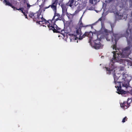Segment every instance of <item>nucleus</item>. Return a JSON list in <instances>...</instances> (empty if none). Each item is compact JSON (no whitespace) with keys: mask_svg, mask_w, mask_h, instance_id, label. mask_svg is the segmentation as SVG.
I'll return each instance as SVG.
<instances>
[{"mask_svg":"<svg viewBox=\"0 0 132 132\" xmlns=\"http://www.w3.org/2000/svg\"><path fill=\"white\" fill-rule=\"evenodd\" d=\"M131 27H132V21L131 20L128 23V28L126 30L127 35L125 36L126 38L129 46L123 50H119L118 49V51H117L116 45H113V49L116 51H114L113 52V57L110 60L109 67H110V65L111 64L114 67H117L115 64V62L123 63L125 59L122 58L127 57L130 54L132 49V43L131 42L132 41V29H131Z\"/></svg>","mask_w":132,"mask_h":132,"instance_id":"1","label":"nucleus"},{"mask_svg":"<svg viewBox=\"0 0 132 132\" xmlns=\"http://www.w3.org/2000/svg\"><path fill=\"white\" fill-rule=\"evenodd\" d=\"M110 66V67H105V69L107 74L113 75L115 83L119 85L117 86V92L119 94H125L126 92L124 90L127 89L130 80L128 78L129 77L125 74L119 76V73H116L118 69L117 67H114L112 64Z\"/></svg>","mask_w":132,"mask_h":132,"instance_id":"2","label":"nucleus"},{"mask_svg":"<svg viewBox=\"0 0 132 132\" xmlns=\"http://www.w3.org/2000/svg\"><path fill=\"white\" fill-rule=\"evenodd\" d=\"M82 17H81L79 23V27L78 29H77L76 31V34L75 35L74 37H73V39L77 40L78 38L80 40H81L83 38L85 37V36H87L89 38V43H90L91 41L93 40V41L94 40V37H98L99 35H97L96 34H94L93 35L92 32V31H90L89 32H85V34L82 36L81 35L82 34L81 31V28L82 27H85L90 26V25H87L86 26L84 25L82 23L81 20V19Z\"/></svg>","mask_w":132,"mask_h":132,"instance_id":"3","label":"nucleus"},{"mask_svg":"<svg viewBox=\"0 0 132 132\" xmlns=\"http://www.w3.org/2000/svg\"><path fill=\"white\" fill-rule=\"evenodd\" d=\"M104 32L105 34V36H104L105 37L106 40L107 41H111L113 43H115V44L113 45H116V46L117 42L120 38L123 36H125L126 37L125 35H127L126 32L125 34L123 35H122L120 34H114L113 35V37H112L111 35L108 34L107 30L105 29L104 30Z\"/></svg>","mask_w":132,"mask_h":132,"instance_id":"4","label":"nucleus"},{"mask_svg":"<svg viewBox=\"0 0 132 132\" xmlns=\"http://www.w3.org/2000/svg\"><path fill=\"white\" fill-rule=\"evenodd\" d=\"M55 19V21H54V22H55L58 20H61L63 19V17L62 15L61 16L59 13H56V12L54 13V15L52 19V22H53V21Z\"/></svg>","mask_w":132,"mask_h":132,"instance_id":"5","label":"nucleus"},{"mask_svg":"<svg viewBox=\"0 0 132 132\" xmlns=\"http://www.w3.org/2000/svg\"><path fill=\"white\" fill-rule=\"evenodd\" d=\"M93 41L94 43V47L95 48L98 49L99 48H102L103 45L101 44L100 39L94 40Z\"/></svg>","mask_w":132,"mask_h":132,"instance_id":"6","label":"nucleus"},{"mask_svg":"<svg viewBox=\"0 0 132 132\" xmlns=\"http://www.w3.org/2000/svg\"><path fill=\"white\" fill-rule=\"evenodd\" d=\"M76 2L75 3L74 0H69L67 5L69 6L72 8H73L75 7L76 6L75 5Z\"/></svg>","mask_w":132,"mask_h":132,"instance_id":"7","label":"nucleus"},{"mask_svg":"<svg viewBox=\"0 0 132 132\" xmlns=\"http://www.w3.org/2000/svg\"><path fill=\"white\" fill-rule=\"evenodd\" d=\"M130 100V99L128 98L127 99V103L126 102H124L123 103H121L120 104L121 107L123 109H127L129 107V104L130 103V102L129 103L128 101Z\"/></svg>","mask_w":132,"mask_h":132,"instance_id":"8","label":"nucleus"},{"mask_svg":"<svg viewBox=\"0 0 132 132\" xmlns=\"http://www.w3.org/2000/svg\"><path fill=\"white\" fill-rule=\"evenodd\" d=\"M123 64L125 65H128L129 66H132V61L130 60L125 59Z\"/></svg>","mask_w":132,"mask_h":132,"instance_id":"9","label":"nucleus"},{"mask_svg":"<svg viewBox=\"0 0 132 132\" xmlns=\"http://www.w3.org/2000/svg\"><path fill=\"white\" fill-rule=\"evenodd\" d=\"M123 15L122 13L119 12H116V17L117 19L120 20L123 17Z\"/></svg>","mask_w":132,"mask_h":132,"instance_id":"10","label":"nucleus"},{"mask_svg":"<svg viewBox=\"0 0 132 132\" xmlns=\"http://www.w3.org/2000/svg\"><path fill=\"white\" fill-rule=\"evenodd\" d=\"M29 16L31 18L34 19V18H38L39 16L38 13H31L29 14Z\"/></svg>","mask_w":132,"mask_h":132,"instance_id":"11","label":"nucleus"},{"mask_svg":"<svg viewBox=\"0 0 132 132\" xmlns=\"http://www.w3.org/2000/svg\"><path fill=\"white\" fill-rule=\"evenodd\" d=\"M51 6V8L54 11V13L56 12V4L55 2H54L51 5L49 6Z\"/></svg>","mask_w":132,"mask_h":132,"instance_id":"12","label":"nucleus"},{"mask_svg":"<svg viewBox=\"0 0 132 132\" xmlns=\"http://www.w3.org/2000/svg\"><path fill=\"white\" fill-rule=\"evenodd\" d=\"M5 3V5H8L11 7L13 9V10H14L15 9V7L14 6H13L12 4L9 1H7V0L5 1L4 3Z\"/></svg>","mask_w":132,"mask_h":132,"instance_id":"13","label":"nucleus"},{"mask_svg":"<svg viewBox=\"0 0 132 132\" xmlns=\"http://www.w3.org/2000/svg\"><path fill=\"white\" fill-rule=\"evenodd\" d=\"M62 9V12L63 14H64L67 13V9L66 5L63 4L61 6Z\"/></svg>","mask_w":132,"mask_h":132,"instance_id":"14","label":"nucleus"},{"mask_svg":"<svg viewBox=\"0 0 132 132\" xmlns=\"http://www.w3.org/2000/svg\"><path fill=\"white\" fill-rule=\"evenodd\" d=\"M39 16L37 18L38 19V21H37V22H39V24H41V22H44V23L46 22V20L44 19L43 18L42 16L41 18H39Z\"/></svg>","mask_w":132,"mask_h":132,"instance_id":"15","label":"nucleus"},{"mask_svg":"<svg viewBox=\"0 0 132 132\" xmlns=\"http://www.w3.org/2000/svg\"><path fill=\"white\" fill-rule=\"evenodd\" d=\"M54 28V32H58L59 31V30H60V29L56 24H54L53 25Z\"/></svg>","mask_w":132,"mask_h":132,"instance_id":"16","label":"nucleus"},{"mask_svg":"<svg viewBox=\"0 0 132 132\" xmlns=\"http://www.w3.org/2000/svg\"><path fill=\"white\" fill-rule=\"evenodd\" d=\"M65 13L69 19H71L72 18L73 16V14L69 13L67 12L66 13Z\"/></svg>","mask_w":132,"mask_h":132,"instance_id":"17","label":"nucleus"},{"mask_svg":"<svg viewBox=\"0 0 132 132\" xmlns=\"http://www.w3.org/2000/svg\"><path fill=\"white\" fill-rule=\"evenodd\" d=\"M48 27L49 28L50 30H52L53 31H54V28L53 26L51 24H49L47 25Z\"/></svg>","mask_w":132,"mask_h":132,"instance_id":"18","label":"nucleus"},{"mask_svg":"<svg viewBox=\"0 0 132 132\" xmlns=\"http://www.w3.org/2000/svg\"><path fill=\"white\" fill-rule=\"evenodd\" d=\"M15 9L16 10H21V11L24 14V15H25V12L23 11V8H19V9H18L16 8H15V9H14V10H15Z\"/></svg>","mask_w":132,"mask_h":132,"instance_id":"19","label":"nucleus"},{"mask_svg":"<svg viewBox=\"0 0 132 132\" xmlns=\"http://www.w3.org/2000/svg\"><path fill=\"white\" fill-rule=\"evenodd\" d=\"M126 118V117H124L123 118V119L122 121V122H125Z\"/></svg>","mask_w":132,"mask_h":132,"instance_id":"20","label":"nucleus"},{"mask_svg":"<svg viewBox=\"0 0 132 132\" xmlns=\"http://www.w3.org/2000/svg\"><path fill=\"white\" fill-rule=\"evenodd\" d=\"M111 28L112 29L114 27V24H111Z\"/></svg>","mask_w":132,"mask_h":132,"instance_id":"21","label":"nucleus"},{"mask_svg":"<svg viewBox=\"0 0 132 132\" xmlns=\"http://www.w3.org/2000/svg\"><path fill=\"white\" fill-rule=\"evenodd\" d=\"M101 18H100L95 23H94L93 24V25H94V24H95L97 23L98 21H101Z\"/></svg>","mask_w":132,"mask_h":132,"instance_id":"22","label":"nucleus"},{"mask_svg":"<svg viewBox=\"0 0 132 132\" xmlns=\"http://www.w3.org/2000/svg\"><path fill=\"white\" fill-rule=\"evenodd\" d=\"M17 2L16 1H14V3H13V4L14 5H16L17 4Z\"/></svg>","mask_w":132,"mask_h":132,"instance_id":"23","label":"nucleus"},{"mask_svg":"<svg viewBox=\"0 0 132 132\" xmlns=\"http://www.w3.org/2000/svg\"><path fill=\"white\" fill-rule=\"evenodd\" d=\"M89 2L92 4H93V0H89Z\"/></svg>","mask_w":132,"mask_h":132,"instance_id":"24","label":"nucleus"},{"mask_svg":"<svg viewBox=\"0 0 132 132\" xmlns=\"http://www.w3.org/2000/svg\"><path fill=\"white\" fill-rule=\"evenodd\" d=\"M25 16H26V17H25L26 18H27V15H26V13H25Z\"/></svg>","mask_w":132,"mask_h":132,"instance_id":"25","label":"nucleus"},{"mask_svg":"<svg viewBox=\"0 0 132 132\" xmlns=\"http://www.w3.org/2000/svg\"><path fill=\"white\" fill-rule=\"evenodd\" d=\"M30 6L28 4H27V6L28 7H29Z\"/></svg>","mask_w":132,"mask_h":132,"instance_id":"26","label":"nucleus"},{"mask_svg":"<svg viewBox=\"0 0 132 132\" xmlns=\"http://www.w3.org/2000/svg\"><path fill=\"white\" fill-rule=\"evenodd\" d=\"M131 16L132 17V12H131Z\"/></svg>","mask_w":132,"mask_h":132,"instance_id":"27","label":"nucleus"},{"mask_svg":"<svg viewBox=\"0 0 132 132\" xmlns=\"http://www.w3.org/2000/svg\"><path fill=\"white\" fill-rule=\"evenodd\" d=\"M71 38H71H71H70V40H71Z\"/></svg>","mask_w":132,"mask_h":132,"instance_id":"28","label":"nucleus"},{"mask_svg":"<svg viewBox=\"0 0 132 132\" xmlns=\"http://www.w3.org/2000/svg\"><path fill=\"white\" fill-rule=\"evenodd\" d=\"M103 57V56H102L101 57L102 58V57Z\"/></svg>","mask_w":132,"mask_h":132,"instance_id":"29","label":"nucleus"},{"mask_svg":"<svg viewBox=\"0 0 132 132\" xmlns=\"http://www.w3.org/2000/svg\"><path fill=\"white\" fill-rule=\"evenodd\" d=\"M43 26H44V25H43Z\"/></svg>","mask_w":132,"mask_h":132,"instance_id":"30","label":"nucleus"},{"mask_svg":"<svg viewBox=\"0 0 132 132\" xmlns=\"http://www.w3.org/2000/svg\"><path fill=\"white\" fill-rule=\"evenodd\" d=\"M131 2L132 3V2L131 1Z\"/></svg>","mask_w":132,"mask_h":132,"instance_id":"31","label":"nucleus"}]
</instances>
